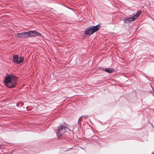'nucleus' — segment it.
<instances>
[{"label":"nucleus","instance_id":"nucleus-4","mask_svg":"<svg viewBox=\"0 0 154 154\" xmlns=\"http://www.w3.org/2000/svg\"><path fill=\"white\" fill-rule=\"evenodd\" d=\"M17 35V37L19 38H26L30 37L29 31L21 33H18Z\"/></svg>","mask_w":154,"mask_h":154},{"label":"nucleus","instance_id":"nucleus-14","mask_svg":"<svg viewBox=\"0 0 154 154\" xmlns=\"http://www.w3.org/2000/svg\"><path fill=\"white\" fill-rule=\"evenodd\" d=\"M103 91H101V92H102V93H103V91H105V89H103Z\"/></svg>","mask_w":154,"mask_h":154},{"label":"nucleus","instance_id":"nucleus-12","mask_svg":"<svg viewBox=\"0 0 154 154\" xmlns=\"http://www.w3.org/2000/svg\"><path fill=\"white\" fill-rule=\"evenodd\" d=\"M17 106V107H20L22 106V103H17L16 104Z\"/></svg>","mask_w":154,"mask_h":154},{"label":"nucleus","instance_id":"nucleus-5","mask_svg":"<svg viewBox=\"0 0 154 154\" xmlns=\"http://www.w3.org/2000/svg\"><path fill=\"white\" fill-rule=\"evenodd\" d=\"M29 36L30 37L35 36L41 37L42 35L36 31H29Z\"/></svg>","mask_w":154,"mask_h":154},{"label":"nucleus","instance_id":"nucleus-16","mask_svg":"<svg viewBox=\"0 0 154 154\" xmlns=\"http://www.w3.org/2000/svg\"><path fill=\"white\" fill-rule=\"evenodd\" d=\"M150 86H151V87H152L151 85V84H150Z\"/></svg>","mask_w":154,"mask_h":154},{"label":"nucleus","instance_id":"nucleus-9","mask_svg":"<svg viewBox=\"0 0 154 154\" xmlns=\"http://www.w3.org/2000/svg\"><path fill=\"white\" fill-rule=\"evenodd\" d=\"M114 70V69L109 68H105L104 70V71L109 73L112 72Z\"/></svg>","mask_w":154,"mask_h":154},{"label":"nucleus","instance_id":"nucleus-8","mask_svg":"<svg viewBox=\"0 0 154 154\" xmlns=\"http://www.w3.org/2000/svg\"><path fill=\"white\" fill-rule=\"evenodd\" d=\"M141 11H138L137 12L136 14H134L132 17H133L134 19V20L136 19L140 14L141 13Z\"/></svg>","mask_w":154,"mask_h":154},{"label":"nucleus","instance_id":"nucleus-7","mask_svg":"<svg viewBox=\"0 0 154 154\" xmlns=\"http://www.w3.org/2000/svg\"><path fill=\"white\" fill-rule=\"evenodd\" d=\"M13 62L17 64H18V60L19 59V57L17 55H14L13 56Z\"/></svg>","mask_w":154,"mask_h":154},{"label":"nucleus","instance_id":"nucleus-3","mask_svg":"<svg viewBox=\"0 0 154 154\" xmlns=\"http://www.w3.org/2000/svg\"><path fill=\"white\" fill-rule=\"evenodd\" d=\"M67 129L68 128L67 126L60 125L58 127L57 129L54 131L57 136L59 137L61 136Z\"/></svg>","mask_w":154,"mask_h":154},{"label":"nucleus","instance_id":"nucleus-19","mask_svg":"<svg viewBox=\"0 0 154 154\" xmlns=\"http://www.w3.org/2000/svg\"><path fill=\"white\" fill-rule=\"evenodd\" d=\"M152 154H153V153H152Z\"/></svg>","mask_w":154,"mask_h":154},{"label":"nucleus","instance_id":"nucleus-10","mask_svg":"<svg viewBox=\"0 0 154 154\" xmlns=\"http://www.w3.org/2000/svg\"><path fill=\"white\" fill-rule=\"evenodd\" d=\"M24 58L22 57H20L19 58V60H18V64H19L22 62H23L24 60Z\"/></svg>","mask_w":154,"mask_h":154},{"label":"nucleus","instance_id":"nucleus-11","mask_svg":"<svg viewBox=\"0 0 154 154\" xmlns=\"http://www.w3.org/2000/svg\"><path fill=\"white\" fill-rule=\"evenodd\" d=\"M88 117V116H87V115H85V116H82L81 117H80L79 119V120H78V124L79 123V121L82 120V118L84 117V118H85V119H86Z\"/></svg>","mask_w":154,"mask_h":154},{"label":"nucleus","instance_id":"nucleus-17","mask_svg":"<svg viewBox=\"0 0 154 154\" xmlns=\"http://www.w3.org/2000/svg\"><path fill=\"white\" fill-rule=\"evenodd\" d=\"M81 148L82 149H83V148H82V147H81Z\"/></svg>","mask_w":154,"mask_h":154},{"label":"nucleus","instance_id":"nucleus-15","mask_svg":"<svg viewBox=\"0 0 154 154\" xmlns=\"http://www.w3.org/2000/svg\"><path fill=\"white\" fill-rule=\"evenodd\" d=\"M152 90H153V87H151Z\"/></svg>","mask_w":154,"mask_h":154},{"label":"nucleus","instance_id":"nucleus-18","mask_svg":"<svg viewBox=\"0 0 154 154\" xmlns=\"http://www.w3.org/2000/svg\"><path fill=\"white\" fill-rule=\"evenodd\" d=\"M9 88H11V87H9Z\"/></svg>","mask_w":154,"mask_h":154},{"label":"nucleus","instance_id":"nucleus-2","mask_svg":"<svg viewBox=\"0 0 154 154\" xmlns=\"http://www.w3.org/2000/svg\"><path fill=\"white\" fill-rule=\"evenodd\" d=\"M101 27L100 25L99 24L94 26H92L87 28L85 31V34L86 35H91L99 30Z\"/></svg>","mask_w":154,"mask_h":154},{"label":"nucleus","instance_id":"nucleus-13","mask_svg":"<svg viewBox=\"0 0 154 154\" xmlns=\"http://www.w3.org/2000/svg\"><path fill=\"white\" fill-rule=\"evenodd\" d=\"M104 69H105V68H101L100 70H101L104 71Z\"/></svg>","mask_w":154,"mask_h":154},{"label":"nucleus","instance_id":"nucleus-6","mask_svg":"<svg viewBox=\"0 0 154 154\" xmlns=\"http://www.w3.org/2000/svg\"><path fill=\"white\" fill-rule=\"evenodd\" d=\"M134 20V19L131 17L125 18L124 20V22L125 23H131L132 21H133Z\"/></svg>","mask_w":154,"mask_h":154},{"label":"nucleus","instance_id":"nucleus-1","mask_svg":"<svg viewBox=\"0 0 154 154\" xmlns=\"http://www.w3.org/2000/svg\"><path fill=\"white\" fill-rule=\"evenodd\" d=\"M18 78L12 74H9L5 78L4 83L7 87H15L18 84Z\"/></svg>","mask_w":154,"mask_h":154}]
</instances>
